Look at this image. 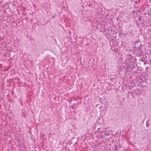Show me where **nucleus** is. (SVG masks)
<instances>
[{"mask_svg": "<svg viewBox=\"0 0 151 151\" xmlns=\"http://www.w3.org/2000/svg\"><path fill=\"white\" fill-rule=\"evenodd\" d=\"M126 70L128 71H129L131 70L132 69V68H130V66H128L127 65L126 66Z\"/></svg>", "mask_w": 151, "mask_h": 151, "instance_id": "f257e3e1", "label": "nucleus"}, {"mask_svg": "<svg viewBox=\"0 0 151 151\" xmlns=\"http://www.w3.org/2000/svg\"><path fill=\"white\" fill-rule=\"evenodd\" d=\"M103 132H104V134L105 135H109V134L108 133H106L105 132L103 131Z\"/></svg>", "mask_w": 151, "mask_h": 151, "instance_id": "f03ea898", "label": "nucleus"}, {"mask_svg": "<svg viewBox=\"0 0 151 151\" xmlns=\"http://www.w3.org/2000/svg\"><path fill=\"white\" fill-rule=\"evenodd\" d=\"M141 60L142 61V62L143 61H144V60L143 58H141Z\"/></svg>", "mask_w": 151, "mask_h": 151, "instance_id": "7ed1b4c3", "label": "nucleus"}, {"mask_svg": "<svg viewBox=\"0 0 151 151\" xmlns=\"http://www.w3.org/2000/svg\"><path fill=\"white\" fill-rule=\"evenodd\" d=\"M146 69H148V67H146Z\"/></svg>", "mask_w": 151, "mask_h": 151, "instance_id": "20e7f679", "label": "nucleus"}, {"mask_svg": "<svg viewBox=\"0 0 151 151\" xmlns=\"http://www.w3.org/2000/svg\"><path fill=\"white\" fill-rule=\"evenodd\" d=\"M150 60L151 61V58L150 59Z\"/></svg>", "mask_w": 151, "mask_h": 151, "instance_id": "39448f33", "label": "nucleus"}]
</instances>
